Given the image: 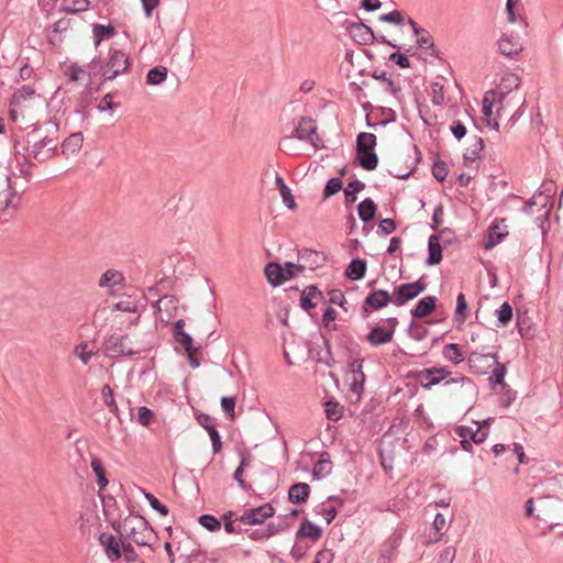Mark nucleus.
I'll use <instances>...</instances> for the list:
<instances>
[{"mask_svg":"<svg viewBox=\"0 0 563 563\" xmlns=\"http://www.w3.org/2000/svg\"><path fill=\"white\" fill-rule=\"evenodd\" d=\"M451 374H452V372L450 369H448V367L442 366V367H430V368H424L421 371L410 372L407 377L411 378L416 383L420 384L424 390H430L432 388V386L438 385L443 380H444L445 386L450 385V384H461L462 387L467 386L471 389L474 388L473 380L463 374H460L456 377L446 379Z\"/></svg>","mask_w":563,"mask_h":563,"instance_id":"nucleus-1","label":"nucleus"},{"mask_svg":"<svg viewBox=\"0 0 563 563\" xmlns=\"http://www.w3.org/2000/svg\"><path fill=\"white\" fill-rule=\"evenodd\" d=\"M44 126H46V134L42 133L41 126L34 128L27 134V137H32L34 142L30 155L38 163H44L54 157L58 145L57 136L48 135L51 129L54 130V133L58 131V124L53 121H46Z\"/></svg>","mask_w":563,"mask_h":563,"instance_id":"nucleus-2","label":"nucleus"},{"mask_svg":"<svg viewBox=\"0 0 563 563\" xmlns=\"http://www.w3.org/2000/svg\"><path fill=\"white\" fill-rule=\"evenodd\" d=\"M130 66L129 56L124 52L115 48H110L107 63H103L101 58H93L88 65L90 69L101 73L102 82L112 80L119 75L128 73Z\"/></svg>","mask_w":563,"mask_h":563,"instance_id":"nucleus-3","label":"nucleus"},{"mask_svg":"<svg viewBox=\"0 0 563 563\" xmlns=\"http://www.w3.org/2000/svg\"><path fill=\"white\" fill-rule=\"evenodd\" d=\"M377 137L374 133L361 132L356 136L355 163L365 170L372 172L378 166V155L375 152Z\"/></svg>","mask_w":563,"mask_h":563,"instance_id":"nucleus-4","label":"nucleus"},{"mask_svg":"<svg viewBox=\"0 0 563 563\" xmlns=\"http://www.w3.org/2000/svg\"><path fill=\"white\" fill-rule=\"evenodd\" d=\"M363 357H350L346 360V368L344 371V380L347 384V390L351 395L352 402H358L364 393L366 375L363 371Z\"/></svg>","mask_w":563,"mask_h":563,"instance_id":"nucleus-5","label":"nucleus"},{"mask_svg":"<svg viewBox=\"0 0 563 563\" xmlns=\"http://www.w3.org/2000/svg\"><path fill=\"white\" fill-rule=\"evenodd\" d=\"M124 532L140 547H151L152 540L156 538L154 529L141 515L133 516V520H130V517L124 520Z\"/></svg>","mask_w":563,"mask_h":563,"instance_id":"nucleus-6","label":"nucleus"},{"mask_svg":"<svg viewBox=\"0 0 563 563\" xmlns=\"http://www.w3.org/2000/svg\"><path fill=\"white\" fill-rule=\"evenodd\" d=\"M295 137L311 144L316 150L322 146L316 121L311 117H300L291 134L283 137V143L290 142Z\"/></svg>","mask_w":563,"mask_h":563,"instance_id":"nucleus-7","label":"nucleus"},{"mask_svg":"<svg viewBox=\"0 0 563 563\" xmlns=\"http://www.w3.org/2000/svg\"><path fill=\"white\" fill-rule=\"evenodd\" d=\"M290 266L291 262H285L284 265L275 261L268 262L264 268L267 283L273 287H278L295 278V272Z\"/></svg>","mask_w":563,"mask_h":563,"instance_id":"nucleus-8","label":"nucleus"},{"mask_svg":"<svg viewBox=\"0 0 563 563\" xmlns=\"http://www.w3.org/2000/svg\"><path fill=\"white\" fill-rule=\"evenodd\" d=\"M427 283L424 282V277H420L413 283H405L394 288V303L397 307H401L407 303L409 300L415 299L421 292L427 289Z\"/></svg>","mask_w":563,"mask_h":563,"instance_id":"nucleus-9","label":"nucleus"},{"mask_svg":"<svg viewBox=\"0 0 563 563\" xmlns=\"http://www.w3.org/2000/svg\"><path fill=\"white\" fill-rule=\"evenodd\" d=\"M394 302L393 296L385 289L372 290L364 299L361 308L363 319H366L373 310H380Z\"/></svg>","mask_w":563,"mask_h":563,"instance_id":"nucleus-10","label":"nucleus"},{"mask_svg":"<svg viewBox=\"0 0 563 563\" xmlns=\"http://www.w3.org/2000/svg\"><path fill=\"white\" fill-rule=\"evenodd\" d=\"M128 335H109L103 342V352L108 357L115 358L122 355L134 356L139 352L126 347Z\"/></svg>","mask_w":563,"mask_h":563,"instance_id":"nucleus-11","label":"nucleus"},{"mask_svg":"<svg viewBox=\"0 0 563 563\" xmlns=\"http://www.w3.org/2000/svg\"><path fill=\"white\" fill-rule=\"evenodd\" d=\"M497 353L472 352L467 362L471 373L476 375H486L489 369L497 363Z\"/></svg>","mask_w":563,"mask_h":563,"instance_id":"nucleus-12","label":"nucleus"},{"mask_svg":"<svg viewBox=\"0 0 563 563\" xmlns=\"http://www.w3.org/2000/svg\"><path fill=\"white\" fill-rule=\"evenodd\" d=\"M274 515L275 508L269 503H266L258 507L245 509L239 517V521L249 526L262 525L266 519L274 517Z\"/></svg>","mask_w":563,"mask_h":563,"instance_id":"nucleus-13","label":"nucleus"},{"mask_svg":"<svg viewBox=\"0 0 563 563\" xmlns=\"http://www.w3.org/2000/svg\"><path fill=\"white\" fill-rule=\"evenodd\" d=\"M506 219H495L493 223L488 227L486 236L484 240V247L486 250H492L497 244L501 242V240L508 235L507 225L500 227L501 223H504Z\"/></svg>","mask_w":563,"mask_h":563,"instance_id":"nucleus-14","label":"nucleus"},{"mask_svg":"<svg viewBox=\"0 0 563 563\" xmlns=\"http://www.w3.org/2000/svg\"><path fill=\"white\" fill-rule=\"evenodd\" d=\"M504 99H505V93L503 91L489 90L484 95L483 114L486 119L487 125L492 124L493 107H494L495 102H498L500 104L497 108V115L498 117L501 115Z\"/></svg>","mask_w":563,"mask_h":563,"instance_id":"nucleus-15","label":"nucleus"},{"mask_svg":"<svg viewBox=\"0 0 563 563\" xmlns=\"http://www.w3.org/2000/svg\"><path fill=\"white\" fill-rule=\"evenodd\" d=\"M349 32L352 38L362 45L373 44L375 42V33L371 26L360 20V22H353L349 26Z\"/></svg>","mask_w":563,"mask_h":563,"instance_id":"nucleus-16","label":"nucleus"},{"mask_svg":"<svg viewBox=\"0 0 563 563\" xmlns=\"http://www.w3.org/2000/svg\"><path fill=\"white\" fill-rule=\"evenodd\" d=\"M298 260L308 266V269L316 271L322 267L325 263V256L323 253L314 251L312 249L303 247L298 250Z\"/></svg>","mask_w":563,"mask_h":563,"instance_id":"nucleus-17","label":"nucleus"},{"mask_svg":"<svg viewBox=\"0 0 563 563\" xmlns=\"http://www.w3.org/2000/svg\"><path fill=\"white\" fill-rule=\"evenodd\" d=\"M99 543L103 547L104 553L109 560L117 561L122 556L121 545L113 534L102 532L99 536Z\"/></svg>","mask_w":563,"mask_h":563,"instance_id":"nucleus-18","label":"nucleus"},{"mask_svg":"<svg viewBox=\"0 0 563 563\" xmlns=\"http://www.w3.org/2000/svg\"><path fill=\"white\" fill-rule=\"evenodd\" d=\"M393 330H387L386 327L376 324L365 335V340L372 346H380L393 341Z\"/></svg>","mask_w":563,"mask_h":563,"instance_id":"nucleus-19","label":"nucleus"},{"mask_svg":"<svg viewBox=\"0 0 563 563\" xmlns=\"http://www.w3.org/2000/svg\"><path fill=\"white\" fill-rule=\"evenodd\" d=\"M455 434L460 438H466L475 444H481L488 438L489 431L481 426H477L475 430L472 427L457 426Z\"/></svg>","mask_w":563,"mask_h":563,"instance_id":"nucleus-20","label":"nucleus"},{"mask_svg":"<svg viewBox=\"0 0 563 563\" xmlns=\"http://www.w3.org/2000/svg\"><path fill=\"white\" fill-rule=\"evenodd\" d=\"M437 308V297L426 296L418 300L415 308L410 311L412 318L422 319L429 317Z\"/></svg>","mask_w":563,"mask_h":563,"instance_id":"nucleus-21","label":"nucleus"},{"mask_svg":"<svg viewBox=\"0 0 563 563\" xmlns=\"http://www.w3.org/2000/svg\"><path fill=\"white\" fill-rule=\"evenodd\" d=\"M442 246L440 242V235L432 234L428 240V257L426 264L428 266H435L442 262Z\"/></svg>","mask_w":563,"mask_h":563,"instance_id":"nucleus-22","label":"nucleus"},{"mask_svg":"<svg viewBox=\"0 0 563 563\" xmlns=\"http://www.w3.org/2000/svg\"><path fill=\"white\" fill-rule=\"evenodd\" d=\"M184 328H185L184 319H179V320L175 321V323L173 324V330H172L173 338L179 345H181L185 349V351L192 350L196 347V346H194V339L189 333H187L184 330Z\"/></svg>","mask_w":563,"mask_h":563,"instance_id":"nucleus-23","label":"nucleus"},{"mask_svg":"<svg viewBox=\"0 0 563 563\" xmlns=\"http://www.w3.org/2000/svg\"><path fill=\"white\" fill-rule=\"evenodd\" d=\"M322 533L323 531L319 526L305 518L297 530L296 538L310 539L312 542H317L321 539Z\"/></svg>","mask_w":563,"mask_h":563,"instance_id":"nucleus-24","label":"nucleus"},{"mask_svg":"<svg viewBox=\"0 0 563 563\" xmlns=\"http://www.w3.org/2000/svg\"><path fill=\"white\" fill-rule=\"evenodd\" d=\"M311 493V488L307 483H295L288 489V500L296 505L305 504Z\"/></svg>","mask_w":563,"mask_h":563,"instance_id":"nucleus-25","label":"nucleus"},{"mask_svg":"<svg viewBox=\"0 0 563 563\" xmlns=\"http://www.w3.org/2000/svg\"><path fill=\"white\" fill-rule=\"evenodd\" d=\"M367 271V263L363 258H353L347 265L344 276L352 280H361L365 277Z\"/></svg>","mask_w":563,"mask_h":563,"instance_id":"nucleus-26","label":"nucleus"},{"mask_svg":"<svg viewBox=\"0 0 563 563\" xmlns=\"http://www.w3.org/2000/svg\"><path fill=\"white\" fill-rule=\"evenodd\" d=\"M377 205L372 198H365L357 205V214L364 223L372 222L376 218Z\"/></svg>","mask_w":563,"mask_h":563,"instance_id":"nucleus-27","label":"nucleus"},{"mask_svg":"<svg viewBox=\"0 0 563 563\" xmlns=\"http://www.w3.org/2000/svg\"><path fill=\"white\" fill-rule=\"evenodd\" d=\"M332 471V463L330 460V453L324 451L320 454L319 460L314 464L313 471H312V477L313 479H321L329 475Z\"/></svg>","mask_w":563,"mask_h":563,"instance_id":"nucleus-28","label":"nucleus"},{"mask_svg":"<svg viewBox=\"0 0 563 563\" xmlns=\"http://www.w3.org/2000/svg\"><path fill=\"white\" fill-rule=\"evenodd\" d=\"M84 135L81 132L71 133L62 144V153L66 156L78 153L82 146Z\"/></svg>","mask_w":563,"mask_h":563,"instance_id":"nucleus-29","label":"nucleus"},{"mask_svg":"<svg viewBox=\"0 0 563 563\" xmlns=\"http://www.w3.org/2000/svg\"><path fill=\"white\" fill-rule=\"evenodd\" d=\"M400 538L396 534H391L382 545H380V558L378 563H388L394 558V553L396 549L399 547Z\"/></svg>","mask_w":563,"mask_h":563,"instance_id":"nucleus-30","label":"nucleus"},{"mask_svg":"<svg viewBox=\"0 0 563 563\" xmlns=\"http://www.w3.org/2000/svg\"><path fill=\"white\" fill-rule=\"evenodd\" d=\"M498 49L500 54L512 57L518 55L522 47L518 42H515L511 36L503 34L498 41Z\"/></svg>","mask_w":563,"mask_h":563,"instance_id":"nucleus-31","label":"nucleus"},{"mask_svg":"<svg viewBox=\"0 0 563 563\" xmlns=\"http://www.w3.org/2000/svg\"><path fill=\"white\" fill-rule=\"evenodd\" d=\"M153 308L157 311H162V306L164 307V311L167 313L168 319L174 316L177 311L178 298L174 295H165L162 296L155 303L152 305Z\"/></svg>","mask_w":563,"mask_h":563,"instance_id":"nucleus-32","label":"nucleus"},{"mask_svg":"<svg viewBox=\"0 0 563 563\" xmlns=\"http://www.w3.org/2000/svg\"><path fill=\"white\" fill-rule=\"evenodd\" d=\"M92 34L95 45L99 46L102 41L113 37L117 34V30L111 24L104 25L96 23L92 25Z\"/></svg>","mask_w":563,"mask_h":563,"instance_id":"nucleus-33","label":"nucleus"},{"mask_svg":"<svg viewBox=\"0 0 563 563\" xmlns=\"http://www.w3.org/2000/svg\"><path fill=\"white\" fill-rule=\"evenodd\" d=\"M275 184L280 192L283 202L286 205L288 209L295 210L297 208L295 197L291 194L290 188L286 185L284 178L278 174L276 175Z\"/></svg>","mask_w":563,"mask_h":563,"instance_id":"nucleus-34","label":"nucleus"},{"mask_svg":"<svg viewBox=\"0 0 563 563\" xmlns=\"http://www.w3.org/2000/svg\"><path fill=\"white\" fill-rule=\"evenodd\" d=\"M90 466L92 468V472L96 475L97 485L99 487V490L104 489L107 487V485L109 484V481L107 478L106 467L103 465V462L99 457H93L91 460Z\"/></svg>","mask_w":563,"mask_h":563,"instance_id":"nucleus-35","label":"nucleus"},{"mask_svg":"<svg viewBox=\"0 0 563 563\" xmlns=\"http://www.w3.org/2000/svg\"><path fill=\"white\" fill-rule=\"evenodd\" d=\"M335 343L338 349L344 351V354L347 358L353 357L355 354V351L352 347L354 339L349 332H341L335 335Z\"/></svg>","mask_w":563,"mask_h":563,"instance_id":"nucleus-36","label":"nucleus"},{"mask_svg":"<svg viewBox=\"0 0 563 563\" xmlns=\"http://www.w3.org/2000/svg\"><path fill=\"white\" fill-rule=\"evenodd\" d=\"M442 354L444 358L457 365L464 361V355L459 344L449 343L443 346Z\"/></svg>","mask_w":563,"mask_h":563,"instance_id":"nucleus-37","label":"nucleus"},{"mask_svg":"<svg viewBox=\"0 0 563 563\" xmlns=\"http://www.w3.org/2000/svg\"><path fill=\"white\" fill-rule=\"evenodd\" d=\"M365 188V184L358 179H354L347 184L344 189L345 205L350 206L357 200V194Z\"/></svg>","mask_w":563,"mask_h":563,"instance_id":"nucleus-38","label":"nucleus"},{"mask_svg":"<svg viewBox=\"0 0 563 563\" xmlns=\"http://www.w3.org/2000/svg\"><path fill=\"white\" fill-rule=\"evenodd\" d=\"M371 76L376 80H382L385 84V90L398 98V95L401 91V87L393 79L387 77L386 71L374 70Z\"/></svg>","mask_w":563,"mask_h":563,"instance_id":"nucleus-39","label":"nucleus"},{"mask_svg":"<svg viewBox=\"0 0 563 563\" xmlns=\"http://www.w3.org/2000/svg\"><path fill=\"white\" fill-rule=\"evenodd\" d=\"M124 277L121 272L117 269H108L106 271L99 279V287H112L121 282H123Z\"/></svg>","mask_w":563,"mask_h":563,"instance_id":"nucleus-40","label":"nucleus"},{"mask_svg":"<svg viewBox=\"0 0 563 563\" xmlns=\"http://www.w3.org/2000/svg\"><path fill=\"white\" fill-rule=\"evenodd\" d=\"M167 78V68L164 66H156L151 68L146 74V84L157 86L164 82Z\"/></svg>","mask_w":563,"mask_h":563,"instance_id":"nucleus-41","label":"nucleus"},{"mask_svg":"<svg viewBox=\"0 0 563 563\" xmlns=\"http://www.w3.org/2000/svg\"><path fill=\"white\" fill-rule=\"evenodd\" d=\"M433 177L439 181L443 183L449 174L448 164L442 161L438 153L434 154L433 165L431 168Z\"/></svg>","mask_w":563,"mask_h":563,"instance_id":"nucleus-42","label":"nucleus"},{"mask_svg":"<svg viewBox=\"0 0 563 563\" xmlns=\"http://www.w3.org/2000/svg\"><path fill=\"white\" fill-rule=\"evenodd\" d=\"M89 0H63L60 11L65 13L84 12L89 7Z\"/></svg>","mask_w":563,"mask_h":563,"instance_id":"nucleus-43","label":"nucleus"},{"mask_svg":"<svg viewBox=\"0 0 563 563\" xmlns=\"http://www.w3.org/2000/svg\"><path fill=\"white\" fill-rule=\"evenodd\" d=\"M321 338H322V341H323V346L325 349V354L323 356H321L319 354L318 358H317V362L318 363H322L324 364L327 367H333L335 364H336V361L334 358V355H333V352H332V345H331V341L330 339L321 333Z\"/></svg>","mask_w":563,"mask_h":563,"instance_id":"nucleus-44","label":"nucleus"},{"mask_svg":"<svg viewBox=\"0 0 563 563\" xmlns=\"http://www.w3.org/2000/svg\"><path fill=\"white\" fill-rule=\"evenodd\" d=\"M484 140L477 136L475 144L467 148L466 152L463 154L464 164L467 165L468 162H475L477 158H479V155L484 151Z\"/></svg>","mask_w":563,"mask_h":563,"instance_id":"nucleus-45","label":"nucleus"},{"mask_svg":"<svg viewBox=\"0 0 563 563\" xmlns=\"http://www.w3.org/2000/svg\"><path fill=\"white\" fill-rule=\"evenodd\" d=\"M417 36H418L417 44L420 48L431 49L432 56H434L439 59L441 58L439 55V51L434 46L433 38L427 30H424V29L421 30L420 35H417Z\"/></svg>","mask_w":563,"mask_h":563,"instance_id":"nucleus-46","label":"nucleus"},{"mask_svg":"<svg viewBox=\"0 0 563 563\" xmlns=\"http://www.w3.org/2000/svg\"><path fill=\"white\" fill-rule=\"evenodd\" d=\"M498 327H507L514 317V309L508 301H505L497 310Z\"/></svg>","mask_w":563,"mask_h":563,"instance_id":"nucleus-47","label":"nucleus"},{"mask_svg":"<svg viewBox=\"0 0 563 563\" xmlns=\"http://www.w3.org/2000/svg\"><path fill=\"white\" fill-rule=\"evenodd\" d=\"M324 411L328 420L336 422L343 416V406H341L338 401L331 399L325 401Z\"/></svg>","mask_w":563,"mask_h":563,"instance_id":"nucleus-48","label":"nucleus"},{"mask_svg":"<svg viewBox=\"0 0 563 563\" xmlns=\"http://www.w3.org/2000/svg\"><path fill=\"white\" fill-rule=\"evenodd\" d=\"M468 305L463 292H460L456 298V308L454 313V320L457 323H464L467 317Z\"/></svg>","mask_w":563,"mask_h":563,"instance_id":"nucleus-49","label":"nucleus"},{"mask_svg":"<svg viewBox=\"0 0 563 563\" xmlns=\"http://www.w3.org/2000/svg\"><path fill=\"white\" fill-rule=\"evenodd\" d=\"M493 374L492 376L489 377V383L493 385H500L501 388H505V385H507L505 383V376H506V373H507V367L505 364L503 363H499L497 361V363L494 364L493 366Z\"/></svg>","mask_w":563,"mask_h":563,"instance_id":"nucleus-50","label":"nucleus"},{"mask_svg":"<svg viewBox=\"0 0 563 563\" xmlns=\"http://www.w3.org/2000/svg\"><path fill=\"white\" fill-rule=\"evenodd\" d=\"M239 517L240 516H238L236 512L232 510H229L222 515L221 520L223 521L224 531L228 534L242 532V529H238L234 526V521H239Z\"/></svg>","mask_w":563,"mask_h":563,"instance_id":"nucleus-51","label":"nucleus"},{"mask_svg":"<svg viewBox=\"0 0 563 563\" xmlns=\"http://www.w3.org/2000/svg\"><path fill=\"white\" fill-rule=\"evenodd\" d=\"M198 522L200 526H202L206 530L210 532H216L221 529V520L214 517L213 515L203 514L199 516Z\"/></svg>","mask_w":563,"mask_h":563,"instance_id":"nucleus-52","label":"nucleus"},{"mask_svg":"<svg viewBox=\"0 0 563 563\" xmlns=\"http://www.w3.org/2000/svg\"><path fill=\"white\" fill-rule=\"evenodd\" d=\"M519 85L520 78L516 74H507L501 79L499 91H503L506 97L512 89H517Z\"/></svg>","mask_w":563,"mask_h":563,"instance_id":"nucleus-53","label":"nucleus"},{"mask_svg":"<svg viewBox=\"0 0 563 563\" xmlns=\"http://www.w3.org/2000/svg\"><path fill=\"white\" fill-rule=\"evenodd\" d=\"M342 186L343 181L341 177L330 178L324 185L322 199L327 200L333 195L338 194L342 189Z\"/></svg>","mask_w":563,"mask_h":563,"instance_id":"nucleus-54","label":"nucleus"},{"mask_svg":"<svg viewBox=\"0 0 563 563\" xmlns=\"http://www.w3.org/2000/svg\"><path fill=\"white\" fill-rule=\"evenodd\" d=\"M101 396L104 405L109 408L111 412H113L119 419V408L113 397V391L109 385H104L101 389Z\"/></svg>","mask_w":563,"mask_h":563,"instance_id":"nucleus-55","label":"nucleus"},{"mask_svg":"<svg viewBox=\"0 0 563 563\" xmlns=\"http://www.w3.org/2000/svg\"><path fill=\"white\" fill-rule=\"evenodd\" d=\"M409 336L416 341H422L429 333V330L422 323L411 320L409 324Z\"/></svg>","mask_w":563,"mask_h":563,"instance_id":"nucleus-56","label":"nucleus"},{"mask_svg":"<svg viewBox=\"0 0 563 563\" xmlns=\"http://www.w3.org/2000/svg\"><path fill=\"white\" fill-rule=\"evenodd\" d=\"M35 95V90L29 86H22L20 89H18L11 99V106H19L21 101H24L26 99H30Z\"/></svg>","mask_w":563,"mask_h":563,"instance_id":"nucleus-57","label":"nucleus"},{"mask_svg":"<svg viewBox=\"0 0 563 563\" xmlns=\"http://www.w3.org/2000/svg\"><path fill=\"white\" fill-rule=\"evenodd\" d=\"M336 317H338V312L332 307H328L323 311L322 322H323L324 328L328 331H336L338 330V324L334 323Z\"/></svg>","mask_w":563,"mask_h":563,"instance_id":"nucleus-58","label":"nucleus"},{"mask_svg":"<svg viewBox=\"0 0 563 563\" xmlns=\"http://www.w3.org/2000/svg\"><path fill=\"white\" fill-rule=\"evenodd\" d=\"M289 527L290 525L288 523L286 517L280 516L278 517L277 522H269L267 525L266 531H268V534L273 537L282 531L288 530Z\"/></svg>","mask_w":563,"mask_h":563,"instance_id":"nucleus-59","label":"nucleus"},{"mask_svg":"<svg viewBox=\"0 0 563 563\" xmlns=\"http://www.w3.org/2000/svg\"><path fill=\"white\" fill-rule=\"evenodd\" d=\"M143 494L152 509L157 511L163 517H166L169 514L167 506L161 503L153 494L146 492H143Z\"/></svg>","mask_w":563,"mask_h":563,"instance_id":"nucleus-60","label":"nucleus"},{"mask_svg":"<svg viewBox=\"0 0 563 563\" xmlns=\"http://www.w3.org/2000/svg\"><path fill=\"white\" fill-rule=\"evenodd\" d=\"M118 93H119V91L115 90L114 92H109V93L104 95L103 98L101 99L100 103L97 106V109L100 112H104L108 110H113V109L119 108L120 103L113 102V97L117 96Z\"/></svg>","mask_w":563,"mask_h":563,"instance_id":"nucleus-61","label":"nucleus"},{"mask_svg":"<svg viewBox=\"0 0 563 563\" xmlns=\"http://www.w3.org/2000/svg\"><path fill=\"white\" fill-rule=\"evenodd\" d=\"M378 20L395 25H402L405 23L404 13L399 10H394L391 12L384 13L379 15Z\"/></svg>","mask_w":563,"mask_h":563,"instance_id":"nucleus-62","label":"nucleus"},{"mask_svg":"<svg viewBox=\"0 0 563 563\" xmlns=\"http://www.w3.org/2000/svg\"><path fill=\"white\" fill-rule=\"evenodd\" d=\"M220 402H221V408L224 411V413L227 415V417H229L230 419H234V417H235L234 409H235V405H236V398L233 396H224L221 398Z\"/></svg>","mask_w":563,"mask_h":563,"instance_id":"nucleus-63","label":"nucleus"},{"mask_svg":"<svg viewBox=\"0 0 563 563\" xmlns=\"http://www.w3.org/2000/svg\"><path fill=\"white\" fill-rule=\"evenodd\" d=\"M431 89H432V96H431L432 103L435 106H442L445 101L444 86L441 85L440 82H432Z\"/></svg>","mask_w":563,"mask_h":563,"instance_id":"nucleus-64","label":"nucleus"}]
</instances>
